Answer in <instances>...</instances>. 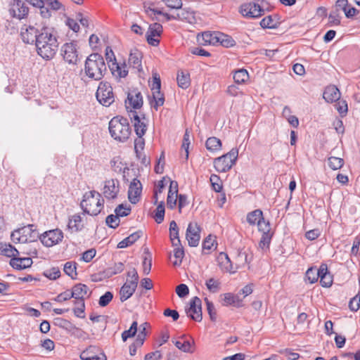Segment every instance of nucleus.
<instances>
[{"label":"nucleus","mask_w":360,"mask_h":360,"mask_svg":"<svg viewBox=\"0 0 360 360\" xmlns=\"http://www.w3.org/2000/svg\"><path fill=\"white\" fill-rule=\"evenodd\" d=\"M15 254H13V257L10 260V265L18 270H22L29 268L32 266L33 262L30 257H20V252L17 249H14Z\"/></svg>","instance_id":"4468645a"},{"label":"nucleus","mask_w":360,"mask_h":360,"mask_svg":"<svg viewBox=\"0 0 360 360\" xmlns=\"http://www.w3.org/2000/svg\"><path fill=\"white\" fill-rule=\"evenodd\" d=\"M131 208L125 207L123 204L119 205L115 210V214L120 217H126L130 214Z\"/></svg>","instance_id":"0e129e2a"},{"label":"nucleus","mask_w":360,"mask_h":360,"mask_svg":"<svg viewBox=\"0 0 360 360\" xmlns=\"http://www.w3.org/2000/svg\"><path fill=\"white\" fill-rule=\"evenodd\" d=\"M88 290L89 288L87 285L78 283L73 286L71 291V296L76 300L75 301L84 300V297L87 295Z\"/></svg>","instance_id":"cd10ccee"},{"label":"nucleus","mask_w":360,"mask_h":360,"mask_svg":"<svg viewBox=\"0 0 360 360\" xmlns=\"http://www.w3.org/2000/svg\"><path fill=\"white\" fill-rule=\"evenodd\" d=\"M205 285L210 292L216 293L220 290L221 283L219 280L211 278L206 281Z\"/></svg>","instance_id":"c03bdc74"},{"label":"nucleus","mask_w":360,"mask_h":360,"mask_svg":"<svg viewBox=\"0 0 360 360\" xmlns=\"http://www.w3.org/2000/svg\"><path fill=\"white\" fill-rule=\"evenodd\" d=\"M57 321H58V325L59 327L63 328L65 329L67 331H68L70 333L75 326L74 324H72L70 321L64 319H57Z\"/></svg>","instance_id":"680f3d73"},{"label":"nucleus","mask_w":360,"mask_h":360,"mask_svg":"<svg viewBox=\"0 0 360 360\" xmlns=\"http://www.w3.org/2000/svg\"><path fill=\"white\" fill-rule=\"evenodd\" d=\"M113 294L111 292L108 291L104 295L101 296L98 304L101 307H105L111 302Z\"/></svg>","instance_id":"bf43d9fd"},{"label":"nucleus","mask_w":360,"mask_h":360,"mask_svg":"<svg viewBox=\"0 0 360 360\" xmlns=\"http://www.w3.org/2000/svg\"><path fill=\"white\" fill-rule=\"evenodd\" d=\"M109 131L114 139L125 141L131 134L128 120L122 116L114 117L109 122Z\"/></svg>","instance_id":"20e7f679"},{"label":"nucleus","mask_w":360,"mask_h":360,"mask_svg":"<svg viewBox=\"0 0 360 360\" xmlns=\"http://www.w3.org/2000/svg\"><path fill=\"white\" fill-rule=\"evenodd\" d=\"M273 234V233H262L260 240L259 242V247L261 249L264 250L265 248H269V245L271 243Z\"/></svg>","instance_id":"8fccbe9b"},{"label":"nucleus","mask_w":360,"mask_h":360,"mask_svg":"<svg viewBox=\"0 0 360 360\" xmlns=\"http://www.w3.org/2000/svg\"><path fill=\"white\" fill-rule=\"evenodd\" d=\"M11 238L14 243H37L39 233L34 224H29L13 231Z\"/></svg>","instance_id":"39448f33"},{"label":"nucleus","mask_w":360,"mask_h":360,"mask_svg":"<svg viewBox=\"0 0 360 360\" xmlns=\"http://www.w3.org/2000/svg\"><path fill=\"white\" fill-rule=\"evenodd\" d=\"M105 59L112 74L116 77H125L128 75L126 63L119 64L111 47L107 46L105 51Z\"/></svg>","instance_id":"0eeeda50"},{"label":"nucleus","mask_w":360,"mask_h":360,"mask_svg":"<svg viewBox=\"0 0 360 360\" xmlns=\"http://www.w3.org/2000/svg\"><path fill=\"white\" fill-rule=\"evenodd\" d=\"M13 6H16L18 13L14 8L9 10L10 14L13 17H16L18 19H22L27 17L29 13V8L21 0H13Z\"/></svg>","instance_id":"aec40b11"},{"label":"nucleus","mask_w":360,"mask_h":360,"mask_svg":"<svg viewBox=\"0 0 360 360\" xmlns=\"http://www.w3.org/2000/svg\"><path fill=\"white\" fill-rule=\"evenodd\" d=\"M128 103L134 109H139L143 105V97L141 92L133 90L128 94Z\"/></svg>","instance_id":"393cba45"},{"label":"nucleus","mask_w":360,"mask_h":360,"mask_svg":"<svg viewBox=\"0 0 360 360\" xmlns=\"http://www.w3.org/2000/svg\"><path fill=\"white\" fill-rule=\"evenodd\" d=\"M176 80L178 86L181 89H186L191 85L189 73L182 70L178 72Z\"/></svg>","instance_id":"2f4dec72"},{"label":"nucleus","mask_w":360,"mask_h":360,"mask_svg":"<svg viewBox=\"0 0 360 360\" xmlns=\"http://www.w3.org/2000/svg\"><path fill=\"white\" fill-rule=\"evenodd\" d=\"M323 97L328 103H333L340 99V92L335 86L330 85L325 89Z\"/></svg>","instance_id":"5701e85b"},{"label":"nucleus","mask_w":360,"mask_h":360,"mask_svg":"<svg viewBox=\"0 0 360 360\" xmlns=\"http://www.w3.org/2000/svg\"><path fill=\"white\" fill-rule=\"evenodd\" d=\"M142 191V185L139 179L134 178L131 182L129 191L128 198L132 204L137 203L140 200V196Z\"/></svg>","instance_id":"a211bd4d"},{"label":"nucleus","mask_w":360,"mask_h":360,"mask_svg":"<svg viewBox=\"0 0 360 360\" xmlns=\"http://www.w3.org/2000/svg\"><path fill=\"white\" fill-rule=\"evenodd\" d=\"M80 205L84 213L97 216L104 207V200L101 193L91 191L84 195Z\"/></svg>","instance_id":"7ed1b4c3"},{"label":"nucleus","mask_w":360,"mask_h":360,"mask_svg":"<svg viewBox=\"0 0 360 360\" xmlns=\"http://www.w3.org/2000/svg\"><path fill=\"white\" fill-rule=\"evenodd\" d=\"M205 302L207 306V311L210 315V318L212 321L217 320V312L213 303L210 301L207 298L205 299Z\"/></svg>","instance_id":"5fc2aeb1"},{"label":"nucleus","mask_w":360,"mask_h":360,"mask_svg":"<svg viewBox=\"0 0 360 360\" xmlns=\"http://www.w3.org/2000/svg\"><path fill=\"white\" fill-rule=\"evenodd\" d=\"M77 263L72 262H68L64 264V272L70 276L72 279L76 278L77 276Z\"/></svg>","instance_id":"79ce46f5"},{"label":"nucleus","mask_w":360,"mask_h":360,"mask_svg":"<svg viewBox=\"0 0 360 360\" xmlns=\"http://www.w3.org/2000/svg\"><path fill=\"white\" fill-rule=\"evenodd\" d=\"M224 302L225 305L234 304L237 307L241 306V300H239L238 296H233L231 293L224 294Z\"/></svg>","instance_id":"de8ad7c7"},{"label":"nucleus","mask_w":360,"mask_h":360,"mask_svg":"<svg viewBox=\"0 0 360 360\" xmlns=\"http://www.w3.org/2000/svg\"><path fill=\"white\" fill-rule=\"evenodd\" d=\"M249 79V74L245 69H239L233 73V79L236 84H241Z\"/></svg>","instance_id":"f704fd0d"},{"label":"nucleus","mask_w":360,"mask_h":360,"mask_svg":"<svg viewBox=\"0 0 360 360\" xmlns=\"http://www.w3.org/2000/svg\"><path fill=\"white\" fill-rule=\"evenodd\" d=\"M261 219H263V212L260 210H255L247 215V221L250 225L258 224Z\"/></svg>","instance_id":"473e14b6"},{"label":"nucleus","mask_w":360,"mask_h":360,"mask_svg":"<svg viewBox=\"0 0 360 360\" xmlns=\"http://www.w3.org/2000/svg\"><path fill=\"white\" fill-rule=\"evenodd\" d=\"M137 285L138 284L134 282H129L128 279L127 280L126 283L121 287L120 290V301L122 302L126 301L132 296L136 291Z\"/></svg>","instance_id":"412c9836"},{"label":"nucleus","mask_w":360,"mask_h":360,"mask_svg":"<svg viewBox=\"0 0 360 360\" xmlns=\"http://www.w3.org/2000/svg\"><path fill=\"white\" fill-rule=\"evenodd\" d=\"M63 238V233L58 229L45 231L39 236V240L46 247H52L58 244Z\"/></svg>","instance_id":"9b49d317"},{"label":"nucleus","mask_w":360,"mask_h":360,"mask_svg":"<svg viewBox=\"0 0 360 360\" xmlns=\"http://www.w3.org/2000/svg\"><path fill=\"white\" fill-rule=\"evenodd\" d=\"M76 44L73 42L66 43L61 47V54L64 60L70 64H76L78 53Z\"/></svg>","instance_id":"ddd939ff"},{"label":"nucleus","mask_w":360,"mask_h":360,"mask_svg":"<svg viewBox=\"0 0 360 360\" xmlns=\"http://www.w3.org/2000/svg\"><path fill=\"white\" fill-rule=\"evenodd\" d=\"M176 292L181 298L186 297L189 293V289L186 284H180L176 288Z\"/></svg>","instance_id":"338daca9"},{"label":"nucleus","mask_w":360,"mask_h":360,"mask_svg":"<svg viewBox=\"0 0 360 360\" xmlns=\"http://www.w3.org/2000/svg\"><path fill=\"white\" fill-rule=\"evenodd\" d=\"M142 235V231H136L131 235H129L128 237L125 238L124 240L120 241L117 244L118 248H125L128 246L134 244L139 238H141Z\"/></svg>","instance_id":"c756f323"},{"label":"nucleus","mask_w":360,"mask_h":360,"mask_svg":"<svg viewBox=\"0 0 360 360\" xmlns=\"http://www.w3.org/2000/svg\"><path fill=\"white\" fill-rule=\"evenodd\" d=\"M124 270V264L122 262L115 263L114 266H110L105 269L104 274L108 278L112 276L113 275L121 273Z\"/></svg>","instance_id":"e433bc0d"},{"label":"nucleus","mask_w":360,"mask_h":360,"mask_svg":"<svg viewBox=\"0 0 360 360\" xmlns=\"http://www.w3.org/2000/svg\"><path fill=\"white\" fill-rule=\"evenodd\" d=\"M75 304L77 307L73 309L74 314L78 318L84 319L85 317V304L84 300L75 301Z\"/></svg>","instance_id":"a18cd8bd"},{"label":"nucleus","mask_w":360,"mask_h":360,"mask_svg":"<svg viewBox=\"0 0 360 360\" xmlns=\"http://www.w3.org/2000/svg\"><path fill=\"white\" fill-rule=\"evenodd\" d=\"M110 167L112 169L117 173H123V180L124 181H129L127 176L129 175V169L127 167H124L122 161L119 158H115L110 161Z\"/></svg>","instance_id":"a878e982"},{"label":"nucleus","mask_w":360,"mask_h":360,"mask_svg":"<svg viewBox=\"0 0 360 360\" xmlns=\"http://www.w3.org/2000/svg\"><path fill=\"white\" fill-rule=\"evenodd\" d=\"M238 12L243 17L248 19L258 18L264 15V10L255 2L241 4L238 8Z\"/></svg>","instance_id":"9d476101"},{"label":"nucleus","mask_w":360,"mask_h":360,"mask_svg":"<svg viewBox=\"0 0 360 360\" xmlns=\"http://www.w3.org/2000/svg\"><path fill=\"white\" fill-rule=\"evenodd\" d=\"M153 83L152 85L153 101H150L151 106L158 110V108L163 105L165 103V96L161 92V81L158 73H153Z\"/></svg>","instance_id":"1a4fd4ad"},{"label":"nucleus","mask_w":360,"mask_h":360,"mask_svg":"<svg viewBox=\"0 0 360 360\" xmlns=\"http://www.w3.org/2000/svg\"><path fill=\"white\" fill-rule=\"evenodd\" d=\"M120 220L118 216L115 214L108 215L105 219L106 224L112 229L117 228L120 224Z\"/></svg>","instance_id":"603ef678"},{"label":"nucleus","mask_w":360,"mask_h":360,"mask_svg":"<svg viewBox=\"0 0 360 360\" xmlns=\"http://www.w3.org/2000/svg\"><path fill=\"white\" fill-rule=\"evenodd\" d=\"M200 227L196 222L189 223L186 230V239L188 245L191 247H196L199 244Z\"/></svg>","instance_id":"f3484780"},{"label":"nucleus","mask_w":360,"mask_h":360,"mask_svg":"<svg viewBox=\"0 0 360 360\" xmlns=\"http://www.w3.org/2000/svg\"><path fill=\"white\" fill-rule=\"evenodd\" d=\"M328 162L329 167L333 170L340 169L344 165V160L337 157H330Z\"/></svg>","instance_id":"09e8293b"},{"label":"nucleus","mask_w":360,"mask_h":360,"mask_svg":"<svg viewBox=\"0 0 360 360\" xmlns=\"http://www.w3.org/2000/svg\"><path fill=\"white\" fill-rule=\"evenodd\" d=\"M84 225L82 223V217L79 214H75L69 219L68 228L72 231H79L82 229Z\"/></svg>","instance_id":"7c9ffc66"},{"label":"nucleus","mask_w":360,"mask_h":360,"mask_svg":"<svg viewBox=\"0 0 360 360\" xmlns=\"http://www.w3.org/2000/svg\"><path fill=\"white\" fill-rule=\"evenodd\" d=\"M201 300L198 297H194L190 302V307L186 309L187 315L195 321L202 320Z\"/></svg>","instance_id":"dca6fc26"},{"label":"nucleus","mask_w":360,"mask_h":360,"mask_svg":"<svg viewBox=\"0 0 360 360\" xmlns=\"http://www.w3.org/2000/svg\"><path fill=\"white\" fill-rule=\"evenodd\" d=\"M20 253L24 255H27L30 256H37V250L35 247H32V243L28 244V246H22L19 247V249Z\"/></svg>","instance_id":"864d4df0"},{"label":"nucleus","mask_w":360,"mask_h":360,"mask_svg":"<svg viewBox=\"0 0 360 360\" xmlns=\"http://www.w3.org/2000/svg\"><path fill=\"white\" fill-rule=\"evenodd\" d=\"M165 204L163 201H161L156 207L155 213L153 216V218L158 224H160L163 221L165 217Z\"/></svg>","instance_id":"37998d69"},{"label":"nucleus","mask_w":360,"mask_h":360,"mask_svg":"<svg viewBox=\"0 0 360 360\" xmlns=\"http://www.w3.org/2000/svg\"><path fill=\"white\" fill-rule=\"evenodd\" d=\"M169 237L172 246H181V240L179 237V229L169 231Z\"/></svg>","instance_id":"69168bd1"},{"label":"nucleus","mask_w":360,"mask_h":360,"mask_svg":"<svg viewBox=\"0 0 360 360\" xmlns=\"http://www.w3.org/2000/svg\"><path fill=\"white\" fill-rule=\"evenodd\" d=\"M96 96L101 104L110 106L115 101L112 88L107 82H100Z\"/></svg>","instance_id":"6e6552de"},{"label":"nucleus","mask_w":360,"mask_h":360,"mask_svg":"<svg viewBox=\"0 0 360 360\" xmlns=\"http://www.w3.org/2000/svg\"><path fill=\"white\" fill-rule=\"evenodd\" d=\"M134 130L138 137L141 138L146 131V124L142 121L136 112H133Z\"/></svg>","instance_id":"bb28decb"},{"label":"nucleus","mask_w":360,"mask_h":360,"mask_svg":"<svg viewBox=\"0 0 360 360\" xmlns=\"http://www.w3.org/2000/svg\"><path fill=\"white\" fill-rule=\"evenodd\" d=\"M174 344L178 349H181L184 352H192L191 344L188 340H184L183 342L178 340L176 341Z\"/></svg>","instance_id":"6e6d98bb"},{"label":"nucleus","mask_w":360,"mask_h":360,"mask_svg":"<svg viewBox=\"0 0 360 360\" xmlns=\"http://www.w3.org/2000/svg\"><path fill=\"white\" fill-rule=\"evenodd\" d=\"M120 184L117 179H110L104 183L103 193L105 198L114 200L117 198Z\"/></svg>","instance_id":"f8f14e48"},{"label":"nucleus","mask_w":360,"mask_h":360,"mask_svg":"<svg viewBox=\"0 0 360 360\" xmlns=\"http://www.w3.org/2000/svg\"><path fill=\"white\" fill-rule=\"evenodd\" d=\"M238 155V150L232 148L229 153L217 158L214 160V167L218 172H226L235 164Z\"/></svg>","instance_id":"423d86ee"},{"label":"nucleus","mask_w":360,"mask_h":360,"mask_svg":"<svg viewBox=\"0 0 360 360\" xmlns=\"http://www.w3.org/2000/svg\"><path fill=\"white\" fill-rule=\"evenodd\" d=\"M320 283L324 288L330 287L333 284V276L328 270V266L326 264H321L320 266Z\"/></svg>","instance_id":"4be33fe9"},{"label":"nucleus","mask_w":360,"mask_h":360,"mask_svg":"<svg viewBox=\"0 0 360 360\" xmlns=\"http://www.w3.org/2000/svg\"><path fill=\"white\" fill-rule=\"evenodd\" d=\"M174 247V257L175 259L172 261V264L175 266H180L184 257V250L181 245V246Z\"/></svg>","instance_id":"4c0bfd02"},{"label":"nucleus","mask_w":360,"mask_h":360,"mask_svg":"<svg viewBox=\"0 0 360 360\" xmlns=\"http://www.w3.org/2000/svg\"><path fill=\"white\" fill-rule=\"evenodd\" d=\"M141 58L142 53L139 50L135 49L130 53L128 63L133 69L141 72L142 71Z\"/></svg>","instance_id":"b1692460"},{"label":"nucleus","mask_w":360,"mask_h":360,"mask_svg":"<svg viewBox=\"0 0 360 360\" xmlns=\"http://www.w3.org/2000/svg\"><path fill=\"white\" fill-rule=\"evenodd\" d=\"M216 39L223 46L226 48L232 47L236 44L235 40L231 37L226 34H219V36L216 37Z\"/></svg>","instance_id":"ea45409f"},{"label":"nucleus","mask_w":360,"mask_h":360,"mask_svg":"<svg viewBox=\"0 0 360 360\" xmlns=\"http://www.w3.org/2000/svg\"><path fill=\"white\" fill-rule=\"evenodd\" d=\"M360 307V297L358 295L354 296L349 303V308L352 311H356Z\"/></svg>","instance_id":"774afa93"},{"label":"nucleus","mask_w":360,"mask_h":360,"mask_svg":"<svg viewBox=\"0 0 360 360\" xmlns=\"http://www.w3.org/2000/svg\"><path fill=\"white\" fill-rule=\"evenodd\" d=\"M170 9H181L183 2L181 0H162Z\"/></svg>","instance_id":"13d9d810"},{"label":"nucleus","mask_w":360,"mask_h":360,"mask_svg":"<svg viewBox=\"0 0 360 360\" xmlns=\"http://www.w3.org/2000/svg\"><path fill=\"white\" fill-rule=\"evenodd\" d=\"M217 243L215 240V237L212 235H209L202 243V250H207V253L210 251L215 250L217 248Z\"/></svg>","instance_id":"58836bf2"},{"label":"nucleus","mask_w":360,"mask_h":360,"mask_svg":"<svg viewBox=\"0 0 360 360\" xmlns=\"http://www.w3.org/2000/svg\"><path fill=\"white\" fill-rule=\"evenodd\" d=\"M258 226V230L262 233H271V227H270V223L269 221H266L264 218L263 217V219H261V221L257 224Z\"/></svg>","instance_id":"4d7b16f0"},{"label":"nucleus","mask_w":360,"mask_h":360,"mask_svg":"<svg viewBox=\"0 0 360 360\" xmlns=\"http://www.w3.org/2000/svg\"><path fill=\"white\" fill-rule=\"evenodd\" d=\"M148 326H149V324L147 322H145V323L141 324L139 326V333L136 339V344L139 347L142 346L144 342V340H145L146 335H147L146 329Z\"/></svg>","instance_id":"a19ab883"},{"label":"nucleus","mask_w":360,"mask_h":360,"mask_svg":"<svg viewBox=\"0 0 360 360\" xmlns=\"http://www.w3.org/2000/svg\"><path fill=\"white\" fill-rule=\"evenodd\" d=\"M35 45L37 53L43 58L49 60L56 53L58 42L51 29L44 27L39 34Z\"/></svg>","instance_id":"f257e3e1"},{"label":"nucleus","mask_w":360,"mask_h":360,"mask_svg":"<svg viewBox=\"0 0 360 360\" xmlns=\"http://www.w3.org/2000/svg\"><path fill=\"white\" fill-rule=\"evenodd\" d=\"M84 71L89 78L96 81L101 80L107 72L103 57L97 53L90 54L86 59Z\"/></svg>","instance_id":"f03ea898"},{"label":"nucleus","mask_w":360,"mask_h":360,"mask_svg":"<svg viewBox=\"0 0 360 360\" xmlns=\"http://www.w3.org/2000/svg\"><path fill=\"white\" fill-rule=\"evenodd\" d=\"M162 32V26L158 22L150 25L146 33V39L149 44L156 46L159 44L160 40L155 37H160Z\"/></svg>","instance_id":"6ab92c4d"},{"label":"nucleus","mask_w":360,"mask_h":360,"mask_svg":"<svg viewBox=\"0 0 360 360\" xmlns=\"http://www.w3.org/2000/svg\"><path fill=\"white\" fill-rule=\"evenodd\" d=\"M205 146L206 148L210 151H217L221 149V142L220 139L217 137H210L206 141Z\"/></svg>","instance_id":"72a5a7b5"},{"label":"nucleus","mask_w":360,"mask_h":360,"mask_svg":"<svg viewBox=\"0 0 360 360\" xmlns=\"http://www.w3.org/2000/svg\"><path fill=\"white\" fill-rule=\"evenodd\" d=\"M39 33L32 25H24L20 28V37L25 44H35Z\"/></svg>","instance_id":"2eb2a0df"},{"label":"nucleus","mask_w":360,"mask_h":360,"mask_svg":"<svg viewBox=\"0 0 360 360\" xmlns=\"http://www.w3.org/2000/svg\"><path fill=\"white\" fill-rule=\"evenodd\" d=\"M138 323L136 321H134L131 325V327L129 328V330H124L122 333V339L124 342H125L128 338H131V337H134L136 333H137V330H138Z\"/></svg>","instance_id":"49530a36"},{"label":"nucleus","mask_w":360,"mask_h":360,"mask_svg":"<svg viewBox=\"0 0 360 360\" xmlns=\"http://www.w3.org/2000/svg\"><path fill=\"white\" fill-rule=\"evenodd\" d=\"M95 350V347L90 346L81 353L80 358L82 360H106V357L104 354H103L102 356H99L96 354Z\"/></svg>","instance_id":"c85d7f7f"},{"label":"nucleus","mask_w":360,"mask_h":360,"mask_svg":"<svg viewBox=\"0 0 360 360\" xmlns=\"http://www.w3.org/2000/svg\"><path fill=\"white\" fill-rule=\"evenodd\" d=\"M212 188L216 192H221L222 190V185L219 183V177L217 174H212L210 179Z\"/></svg>","instance_id":"e2e57ef3"},{"label":"nucleus","mask_w":360,"mask_h":360,"mask_svg":"<svg viewBox=\"0 0 360 360\" xmlns=\"http://www.w3.org/2000/svg\"><path fill=\"white\" fill-rule=\"evenodd\" d=\"M320 274V267H311L307 271L305 278L310 283H314L319 278Z\"/></svg>","instance_id":"c9c22d12"},{"label":"nucleus","mask_w":360,"mask_h":360,"mask_svg":"<svg viewBox=\"0 0 360 360\" xmlns=\"http://www.w3.org/2000/svg\"><path fill=\"white\" fill-rule=\"evenodd\" d=\"M44 275L51 280H56L60 276V271L58 267H52L50 269L46 270Z\"/></svg>","instance_id":"3c124183"},{"label":"nucleus","mask_w":360,"mask_h":360,"mask_svg":"<svg viewBox=\"0 0 360 360\" xmlns=\"http://www.w3.org/2000/svg\"><path fill=\"white\" fill-rule=\"evenodd\" d=\"M260 25L262 28H274L276 27V23L274 22L271 15H268L260 21Z\"/></svg>","instance_id":"052dcab7"}]
</instances>
